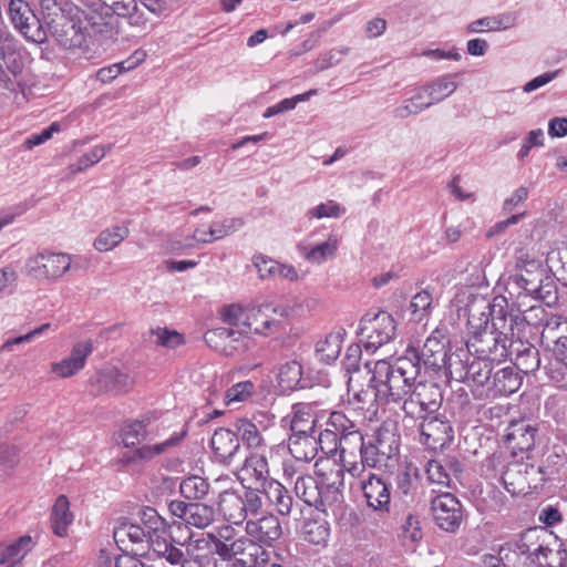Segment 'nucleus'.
Instances as JSON below:
<instances>
[{
  "mask_svg": "<svg viewBox=\"0 0 567 567\" xmlns=\"http://www.w3.org/2000/svg\"><path fill=\"white\" fill-rule=\"evenodd\" d=\"M369 374L367 389H359L358 377L350 375L348 380L349 403L355 409L375 411L378 404H399L404 398L406 380H412L414 370L406 361H395L392 364L388 360L367 362Z\"/></svg>",
  "mask_w": 567,
  "mask_h": 567,
  "instance_id": "f257e3e1",
  "label": "nucleus"
},
{
  "mask_svg": "<svg viewBox=\"0 0 567 567\" xmlns=\"http://www.w3.org/2000/svg\"><path fill=\"white\" fill-rule=\"evenodd\" d=\"M511 285L526 296L550 305L557 300V287L543 259L534 249L520 248L515 252V265L509 274Z\"/></svg>",
  "mask_w": 567,
  "mask_h": 567,
  "instance_id": "f03ea898",
  "label": "nucleus"
},
{
  "mask_svg": "<svg viewBox=\"0 0 567 567\" xmlns=\"http://www.w3.org/2000/svg\"><path fill=\"white\" fill-rule=\"evenodd\" d=\"M483 311L481 312V317L478 318V323L475 324V315L473 313V309L468 310V324L473 329H477L473 331V334L466 342V347L471 354H474L475 358L501 362L508 357L511 353V348L513 343H511V331H509V317L503 318V330H498L496 323L494 330H489L487 328L489 320V312L485 310H489V305L482 300Z\"/></svg>",
  "mask_w": 567,
  "mask_h": 567,
  "instance_id": "7ed1b4c3",
  "label": "nucleus"
},
{
  "mask_svg": "<svg viewBox=\"0 0 567 567\" xmlns=\"http://www.w3.org/2000/svg\"><path fill=\"white\" fill-rule=\"evenodd\" d=\"M396 361H406L415 374L412 380H406L408 386L402 399V410L405 415L413 420H420V417L436 413L443 400L440 386L434 382L423 381L419 368L409 359H398Z\"/></svg>",
  "mask_w": 567,
  "mask_h": 567,
  "instance_id": "20e7f679",
  "label": "nucleus"
},
{
  "mask_svg": "<svg viewBox=\"0 0 567 567\" xmlns=\"http://www.w3.org/2000/svg\"><path fill=\"white\" fill-rule=\"evenodd\" d=\"M381 453L370 437L365 440L362 433H353L342 442L340 461L352 477H360L365 467L388 466L390 460Z\"/></svg>",
  "mask_w": 567,
  "mask_h": 567,
  "instance_id": "39448f33",
  "label": "nucleus"
},
{
  "mask_svg": "<svg viewBox=\"0 0 567 567\" xmlns=\"http://www.w3.org/2000/svg\"><path fill=\"white\" fill-rule=\"evenodd\" d=\"M494 361L473 358L464 364L458 355L449 358V373L452 379L464 382L477 400H488Z\"/></svg>",
  "mask_w": 567,
  "mask_h": 567,
  "instance_id": "423d86ee",
  "label": "nucleus"
},
{
  "mask_svg": "<svg viewBox=\"0 0 567 567\" xmlns=\"http://www.w3.org/2000/svg\"><path fill=\"white\" fill-rule=\"evenodd\" d=\"M298 301H265L251 308V332L270 337L285 331V319L299 315Z\"/></svg>",
  "mask_w": 567,
  "mask_h": 567,
  "instance_id": "0eeeda50",
  "label": "nucleus"
},
{
  "mask_svg": "<svg viewBox=\"0 0 567 567\" xmlns=\"http://www.w3.org/2000/svg\"><path fill=\"white\" fill-rule=\"evenodd\" d=\"M8 17L13 28L23 38L35 44H43L48 40V31L33 9L25 0H9Z\"/></svg>",
  "mask_w": 567,
  "mask_h": 567,
  "instance_id": "6e6552de",
  "label": "nucleus"
},
{
  "mask_svg": "<svg viewBox=\"0 0 567 567\" xmlns=\"http://www.w3.org/2000/svg\"><path fill=\"white\" fill-rule=\"evenodd\" d=\"M501 480L512 495H526L530 489L542 486L546 478L540 466L529 462H513L506 466Z\"/></svg>",
  "mask_w": 567,
  "mask_h": 567,
  "instance_id": "1a4fd4ad",
  "label": "nucleus"
},
{
  "mask_svg": "<svg viewBox=\"0 0 567 567\" xmlns=\"http://www.w3.org/2000/svg\"><path fill=\"white\" fill-rule=\"evenodd\" d=\"M396 326L393 317L380 311L374 315H365L360 321V333L364 339L367 351L375 352L382 346L393 340Z\"/></svg>",
  "mask_w": 567,
  "mask_h": 567,
  "instance_id": "9d476101",
  "label": "nucleus"
},
{
  "mask_svg": "<svg viewBox=\"0 0 567 567\" xmlns=\"http://www.w3.org/2000/svg\"><path fill=\"white\" fill-rule=\"evenodd\" d=\"M72 257L65 252L42 251L25 262L28 275L38 280L56 281L70 270Z\"/></svg>",
  "mask_w": 567,
  "mask_h": 567,
  "instance_id": "9b49d317",
  "label": "nucleus"
},
{
  "mask_svg": "<svg viewBox=\"0 0 567 567\" xmlns=\"http://www.w3.org/2000/svg\"><path fill=\"white\" fill-rule=\"evenodd\" d=\"M520 328H525V320L518 316H509L511 353L514 357V364L524 373L536 371L540 365L538 350L528 342L522 341Z\"/></svg>",
  "mask_w": 567,
  "mask_h": 567,
  "instance_id": "f8f14e48",
  "label": "nucleus"
},
{
  "mask_svg": "<svg viewBox=\"0 0 567 567\" xmlns=\"http://www.w3.org/2000/svg\"><path fill=\"white\" fill-rule=\"evenodd\" d=\"M431 512L435 524L449 533L456 532L463 519V508L460 501L449 492L433 497Z\"/></svg>",
  "mask_w": 567,
  "mask_h": 567,
  "instance_id": "ddd939ff",
  "label": "nucleus"
},
{
  "mask_svg": "<svg viewBox=\"0 0 567 567\" xmlns=\"http://www.w3.org/2000/svg\"><path fill=\"white\" fill-rule=\"evenodd\" d=\"M536 529H529L513 543H507L499 549L504 567H534Z\"/></svg>",
  "mask_w": 567,
  "mask_h": 567,
  "instance_id": "4468645a",
  "label": "nucleus"
},
{
  "mask_svg": "<svg viewBox=\"0 0 567 567\" xmlns=\"http://www.w3.org/2000/svg\"><path fill=\"white\" fill-rule=\"evenodd\" d=\"M171 514L179 518L186 526L204 529L216 519V511L213 505L205 503H186L172 501L168 505Z\"/></svg>",
  "mask_w": 567,
  "mask_h": 567,
  "instance_id": "2eb2a0df",
  "label": "nucleus"
},
{
  "mask_svg": "<svg viewBox=\"0 0 567 567\" xmlns=\"http://www.w3.org/2000/svg\"><path fill=\"white\" fill-rule=\"evenodd\" d=\"M328 426L329 427L319 435L321 450L326 451V453L338 450L340 457L342 456L343 440L353 433H361L355 423L342 412H332L329 417Z\"/></svg>",
  "mask_w": 567,
  "mask_h": 567,
  "instance_id": "dca6fc26",
  "label": "nucleus"
},
{
  "mask_svg": "<svg viewBox=\"0 0 567 567\" xmlns=\"http://www.w3.org/2000/svg\"><path fill=\"white\" fill-rule=\"evenodd\" d=\"M134 385V379L116 367H107L96 371L90 378L91 391L95 394L128 392Z\"/></svg>",
  "mask_w": 567,
  "mask_h": 567,
  "instance_id": "f3484780",
  "label": "nucleus"
},
{
  "mask_svg": "<svg viewBox=\"0 0 567 567\" xmlns=\"http://www.w3.org/2000/svg\"><path fill=\"white\" fill-rule=\"evenodd\" d=\"M421 441L432 451L442 450L447 446L454 435L449 421L439 415L430 414L426 417H420Z\"/></svg>",
  "mask_w": 567,
  "mask_h": 567,
  "instance_id": "a211bd4d",
  "label": "nucleus"
},
{
  "mask_svg": "<svg viewBox=\"0 0 567 567\" xmlns=\"http://www.w3.org/2000/svg\"><path fill=\"white\" fill-rule=\"evenodd\" d=\"M400 359H409L419 368V373H421L422 368L435 371L449 367L446 348L444 344L433 341V339H426L420 351L415 348H409L405 355Z\"/></svg>",
  "mask_w": 567,
  "mask_h": 567,
  "instance_id": "6ab92c4d",
  "label": "nucleus"
},
{
  "mask_svg": "<svg viewBox=\"0 0 567 567\" xmlns=\"http://www.w3.org/2000/svg\"><path fill=\"white\" fill-rule=\"evenodd\" d=\"M220 557L225 560L235 558L243 567H258L267 563L268 553L249 536L241 535Z\"/></svg>",
  "mask_w": 567,
  "mask_h": 567,
  "instance_id": "aec40b11",
  "label": "nucleus"
},
{
  "mask_svg": "<svg viewBox=\"0 0 567 567\" xmlns=\"http://www.w3.org/2000/svg\"><path fill=\"white\" fill-rule=\"evenodd\" d=\"M206 343L214 350L233 355L247 349V338L234 328L218 327L205 333Z\"/></svg>",
  "mask_w": 567,
  "mask_h": 567,
  "instance_id": "412c9836",
  "label": "nucleus"
},
{
  "mask_svg": "<svg viewBox=\"0 0 567 567\" xmlns=\"http://www.w3.org/2000/svg\"><path fill=\"white\" fill-rule=\"evenodd\" d=\"M91 341H81L72 347L70 354L59 362L50 365V371L58 378L65 379L76 374L86 363L87 357L92 353Z\"/></svg>",
  "mask_w": 567,
  "mask_h": 567,
  "instance_id": "4be33fe9",
  "label": "nucleus"
},
{
  "mask_svg": "<svg viewBox=\"0 0 567 567\" xmlns=\"http://www.w3.org/2000/svg\"><path fill=\"white\" fill-rule=\"evenodd\" d=\"M245 529L247 536L260 546H271L282 535L280 522L272 514L248 520Z\"/></svg>",
  "mask_w": 567,
  "mask_h": 567,
  "instance_id": "5701e85b",
  "label": "nucleus"
},
{
  "mask_svg": "<svg viewBox=\"0 0 567 567\" xmlns=\"http://www.w3.org/2000/svg\"><path fill=\"white\" fill-rule=\"evenodd\" d=\"M182 549V559L179 567H208L213 560L214 551L209 547V542L202 537L192 539L187 537L183 543H178Z\"/></svg>",
  "mask_w": 567,
  "mask_h": 567,
  "instance_id": "b1692460",
  "label": "nucleus"
},
{
  "mask_svg": "<svg viewBox=\"0 0 567 567\" xmlns=\"http://www.w3.org/2000/svg\"><path fill=\"white\" fill-rule=\"evenodd\" d=\"M238 477L241 483L248 482L250 485L260 487L265 486L266 482H270L266 453L250 452L244 461Z\"/></svg>",
  "mask_w": 567,
  "mask_h": 567,
  "instance_id": "393cba45",
  "label": "nucleus"
},
{
  "mask_svg": "<svg viewBox=\"0 0 567 567\" xmlns=\"http://www.w3.org/2000/svg\"><path fill=\"white\" fill-rule=\"evenodd\" d=\"M115 542L125 550L138 553L150 548L148 533L145 528L132 522H123L114 529Z\"/></svg>",
  "mask_w": 567,
  "mask_h": 567,
  "instance_id": "a878e982",
  "label": "nucleus"
},
{
  "mask_svg": "<svg viewBox=\"0 0 567 567\" xmlns=\"http://www.w3.org/2000/svg\"><path fill=\"white\" fill-rule=\"evenodd\" d=\"M361 488L369 507L380 512L389 511L390 487L380 476L370 473L367 478L362 480Z\"/></svg>",
  "mask_w": 567,
  "mask_h": 567,
  "instance_id": "bb28decb",
  "label": "nucleus"
},
{
  "mask_svg": "<svg viewBox=\"0 0 567 567\" xmlns=\"http://www.w3.org/2000/svg\"><path fill=\"white\" fill-rule=\"evenodd\" d=\"M339 238L330 234L326 240L318 244L301 243L298 245L300 256L309 264L320 266L332 260L338 252Z\"/></svg>",
  "mask_w": 567,
  "mask_h": 567,
  "instance_id": "cd10ccee",
  "label": "nucleus"
},
{
  "mask_svg": "<svg viewBox=\"0 0 567 567\" xmlns=\"http://www.w3.org/2000/svg\"><path fill=\"white\" fill-rule=\"evenodd\" d=\"M210 447L217 462L229 464L240 449L239 437L229 429H217L210 439Z\"/></svg>",
  "mask_w": 567,
  "mask_h": 567,
  "instance_id": "c85d7f7f",
  "label": "nucleus"
},
{
  "mask_svg": "<svg viewBox=\"0 0 567 567\" xmlns=\"http://www.w3.org/2000/svg\"><path fill=\"white\" fill-rule=\"evenodd\" d=\"M462 472V465L455 457H449L444 461L432 460L427 463L426 474L432 483L450 487L454 480H458Z\"/></svg>",
  "mask_w": 567,
  "mask_h": 567,
  "instance_id": "c756f323",
  "label": "nucleus"
},
{
  "mask_svg": "<svg viewBox=\"0 0 567 567\" xmlns=\"http://www.w3.org/2000/svg\"><path fill=\"white\" fill-rule=\"evenodd\" d=\"M186 434V430H183L181 432L173 433L167 440L161 443L143 445L133 451L132 455L125 458V463L134 461H151L158 455L169 453L182 443Z\"/></svg>",
  "mask_w": 567,
  "mask_h": 567,
  "instance_id": "7c9ffc66",
  "label": "nucleus"
},
{
  "mask_svg": "<svg viewBox=\"0 0 567 567\" xmlns=\"http://www.w3.org/2000/svg\"><path fill=\"white\" fill-rule=\"evenodd\" d=\"M312 433H292L290 435L288 449L297 462L312 461L318 453V446L321 447L319 436L317 437Z\"/></svg>",
  "mask_w": 567,
  "mask_h": 567,
  "instance_id": "2f4dec72",
  "label": "nucleus"
},
{
  "mask_svg": "<svg viewBox=\"0 0 567 567\" xmlns=\"http://www.w3.org/2000/svg\"><path fill=\"white\" fill-rule=\"evenodd\" d=\"M370 439L390 461L399 454L400 434L394 422H383Z\"/></svg>",
  "mask_w": 567,
  "mask_h": 567,
  "instance_id": "473e14b6",
  "label": "nucleus"
},
{
  "mask_svg": "<svg viewBox=\"0 0 567 567\" xmlns=\"http://www.w3.org/2000/svg\"><path fill=\"white\" fill-rule=\"evenodd\" d=\"M150 549L157 558L164 559L171 566H178L182 559V548L177 547L179 540H175L167 532L157 536L153 535Z\"/></svg>",
  "mask_w": 567,
  "mask_h": 567,
  "instance_id": "72a5a7b5",
  "label": "nucleus"
},
{
  "mask_svg": "<svg viewBox=\"0 0 567 567\" xmlns=\"http://www.w3.org/2000/svg\"><path fill=\"white\" fill-rule=\"evenodd\" d=\"M315 466L320 486H344V462L338 463L336 458L326 457L318 460Z\"/></svg>",
  "mask_w": 567,
  "mask_h": 567,
  "instance_id": "f704fd0d",
  "label": "nucleus"
},
{
  "mask_svg": "<svg viewBox=\"0 0 567 567\" xmlns=\"http://www.w3.org/2000/svg\"><path fill=\"white\" fill-rule=\"evenodd\" d=\"M516 21L517 14L507 11L472 21L467 24L466 30L468 33L505 31L513 28Z\"/></svg>",
  "mask_w": 567,
  "mask_h": 567,
  "instance_id": "c9c22d12",
  "label": "nucleus"
},
{
  "mask_svg": "<svg viewBox=\"0 0 567 567\" xmlns=\"http://www.w3.org/2000/svg\"><path fill=\"white\" fill-rule=\"evenodd\" d=\"M535 555L534 566L538 567H565L567 561V551L561 548V544L554 542V547L546 544L544 540L539 542L536 536V545H534Z\"/></svg>",
  "mask_w": 567,
  "mask_h": 567,
  "instance_id": "e433bc0d",
  "label": "nucleus"
},
{
  "mask_svg": "<svg viewBox=\"0 0 567 567\" xmlns=\"http://www.w3.org/2000/svg\"><path fill=\"white\" fill-rule=\"evenodd\" d=\"M522 384L520 377L513 368H503L495 372L488 385V400L516 392Z\"/></svg>",
  "mask_w": 567,
  "mask_h": 567,
  "instance_id": "4c0bfd02",
  "label": "nucleus"
},
{
  "mask_svg": "<svg viewBox=\"0 0 567 567\" xmlns=\"http://www.w3.org/2000/svg\"><path fill=\"white\" fill-rule=\"evenodd\" d=\"M261 493L280 515L288 516L291 513L293 498L280 482L277 480L266 482Z\"/></svg>",
  "mask_w": 567,
  "mask_h": 567,
  "instance_id": "58836bf2",
  "label": "nucleus"
},
{
  "mask_svg": "<svg viewBox=\"0 0 567 567\" xmlns=\"http://www.w3.org/2000/svg\"><path fill=\"white\" fill-rule=\"evenodd\" d=\"M421 89L425 93L426 101L431 107L433 104L440 103L452 95L457 89V82L454 74H446L435 78L421 86Z\"/></svg>",
  "mask_w": 567,
  "mask_h": 567,
  "instance_id": "ea45409f",
  "label": "nucleus"
},
{
  "mask_svg": "<svg viewBox=\"0 0 567 567\" xmlns=\"http://www.w3.org/2000/svg\"><path fill=\"white\" fill-rule=\"evenodd\" d=\"M218 507L225 519L239 525L246 519L243 496L235 491L225 489L219 494Z\"/></svg>",
  "mask_w": 567,
  "mask_h": 567,
  "instance_id": "a19ab883",
  "label": "nucleus"
},
{
  "mask_svg": "<svg viewBox=\"0 0 567 567\" xmlns=\"http://www.w3.org/2000/svg\"><path fill=\"white\" fill-rule=\"evenodd\" d=\"M220 316L223 321L226 324H228L227 328H234V330H237L238 332H240V334L245 336L246 338L251 332V308L244 309L239 305H229L225 306L221 309Z\"/></svg>",
  "mask_w": 567,
  "mask_h": 567,
  "instance_id": "79ce46f5",
  "label": "nucleus"
},
{
  "mask_svg": "<svg viewBox=\"0 0 567 567\" xmlns=\"http://www.w3.org/2000/svg\"><path fill=\"white\" fill-rule=\"evenodd\" d=\"M74 516L70 511V502L65 495H60L51 509L50 522L54 535L66 537Z\"/></svg>",
  "mask_w": 567,
  "mask_h": 567,
  "instance_id": "37998d69",
  "label": "nucleus"
},
{
  "mask_svg": "<svg viewBox=\"0 0 567 567\" xmlns=\"http://www.w3.org/2000/svg\"><path fill=\"white\" fill-rule=\"evenodd\" d=\"M536 430L525 421L512 422L506 434V441L514 450L529 451L535 444Z\"/></svg>",
  "mask_w": 567,
  "mask_h": 567,
  "instance_id": "c03bdc74",
  "label": "nucleus"
},
{
  "mask_svg": "<svg viewBox=\"0 0 567 567\" xmlns=\"http://www.w3.org/2000/svg\"><path fill=\"white\" fill-rule=\"evenodd\" d=\"M342 488V486H320V502H318L316 508L326 513L331 512L334 517H342L346 512V503Z\"/></svg>",
  "mask_w": 567,
  "mask_h": 567,
  "instance_id": "a18cd8bd",
  "label": "nucleus"
},
{
  "mask_svg": "<svg viewBox=\"0 0 567 567\" xmlns=\"http://www.w3.org/2000/svg\"><path fill=\"white\" fill-rule=\"evenodd\" d=\"M130 235L128 223L114 225L102 230L94 239L93 246L100 252L111 251Z\"/></svg>",
  "mask_w": 567,
  "mask_h": 567,
  "instance_id": "49530a36",
  "label": "nucleus"
},
{
  "mask_svg": "<svg viewBox=\"0 0 567 567\" xmlns=\"http://www.w3.org/2000/svg\"><path fill=\"white\" fill-rule=\"evenodd\" d=\"M542 339L547 344L553 343V351L566 364L567 357V323H547L543 330Z\"/></svg>",
  "mask_w": 567,
  "mask_h": 567,
  "instance_id": "de8ad7c7",
  "label": "nucleus"
},
{
  "mask_svg": "<svg viewBox=\"0 0 567 567\" xmlns=\"http://www.w3.org/2000/svg\"><path fill=\"white\" fill-rule=\"evenodd\" d=\"M235 427L248 450L265 453L267 444L255 423L247 419H240L236 422Z\"/></svg>",
  "mask_w": 567,
  "mask_h": 567,
  "instance_id": "09e8293b",
  "label": "nucleus"
},
{
  "mask_svg": "<svg viewBox=\"0 0 567 567\" xmlns=\"http://www.w3.org/2000/svg\"><path fill=\"white\" fill-rule=\"evenodd\" d=\"M429 107L430 105L426 101L425 93L419 87L412 96L404 99L393 109L392 116L395 120L402 121L410 116H415Z\"/></svg>",
  "mask_w": 567,
  "mask_h": 567,
  "instance_id": "8fccbe9b",
  "label": "nucleus"
},
{
  "mask_svg": "<svg viewBox=\"0 0 567 567\" xmlns=\"http://www.w3.org/2000/svg\"><path fill=\"white\" fill-rule=\"evenodd\" d=\"M301 535L309 544L324 547L330 537V525L323 518H308L302 526Z\"/></svg>",
  "mask_w": 567,
  "mask_h": 567,
  "instance_id": "3c124183",
  "label": "nucleus"
},
{
  "mask_svg": "<svg viewBox=\"0 0 567 567\" xmlns=\"http://www.w3.org/2000/svg\"><path fill=\"white\" fill-rule=\"evenodd\" d=\"M244 225L245 220L241 217L225 218L224 220L212 223L207 234L205 236H196V238L203 243H213L234 234Z\"/></svg>",
  "mask_w": 567,
  "mask_h": 567,
  "instance_id": "603ef678",
  "label": "nucleus"
},
{
  "mask_svg": "<svg viewBox=\"0 0 567 567\" xmlns=\"http://www.w3.org/2000/svg\"><path fill=\"white\" fill-rule=\"evenodd\" d=\"M40 11L42 14L43 25L45 29H52L53 35L56 37L58 41L63 47H69L71 43L68 39H64L62 34L59 33L55 23L59 19H63V10L61 6L56 2V0H40Z\"/></svg>",
  "mask_w": 567,
  "mask_h": 567,
  "instance_id": "864d4df0",
  "label": "nucleus"
},
{
  "mask_svg": "<svg viewBox=\"0 0 567 567\" xmlns=\"http://www.w3.org/2000/svg\"><path fill=\"white\" fill-rule=\"evenodd\" d=\"M342 338L340 333H329L316 344V355L323 363H331L341 352Z\"/></svg>",
  "mask_w": 567,
  "mask_h": 567,
  "instance_id": "5fc2aeb1",
  "label": "nucleus"
},
{
  "mask_svg": "<svg viewBox=\"0 0 567 567\" xmlns=\"http://www.w3.org/2000/svg\"><path fill=\"white\" fill-rule=\"evenodd\" d=\"M320 484L313 477L309 475H299L295 483V493L306 504L310 506L318 505L320 502Z\"/></svg>",
  "mask_w": 567,
  "mask_h": 567,
  "instance_id": "6e6d98bb",
  "label": "nucleus"
},
{
  "mask_svg": "<svg viewBox=\"0 0 567 567\" xmlns=\"http://www.w3.org/2000/svg\"><path fill=\"white\" fill-rule=\"evenodd\" d=\"M256 393V384L250 381H240L225 390V399L227 406L247 402Z\"/></svg>",
  "mask_w": 567,
  "mask_h": 567,
  "instance_id": "4d7b16f0",
  "label": "nucleus"
},
{
  "mask_svg": "<svg viewBox=\"0 0 567 567\" xmlns=\"http://www.w3.org/2000/svg\"><path fill=\"white\" fill-rule=\"evenodd\" d=\"M179 492L187 499H202L208 494L209 484L202 476L190 475L181 482Z\"/></svg>",
  "mask_w": 567,
  "mask_h": 567,
  "instance_id": "13d9d810",
  "label": "nucleus"
},
{
  "mask_svg": "<svg viewBox=\"0 0 567 567\" xmlns=\"http://www.w3.org/2000/svg\"><path fill=\"white\" fill-rule=\"evenodd\" d=\"M208 542L214 545L215 553L220 557L229 548V544H235L239 536L234 527L229 525L220 526L216 533L207 534Z\"/></svg>",
  "mask_w": 567,
  "mask_h": 567,
  "instance_id": "bf43d9fd",
  "label": "nucleus"
},
{
  "mask_svg": "<svg viewBox=\"0 0 567 567\" xmlns=\"http://www.w3.org/2000/svg\"><path fill=\"white\" fill-rule=\"evenodd\" d=\"M417 478V467L412 464L405 465L395 475L396 492L404 496L412 495L416 488Z\"/></svg>",
  "mask_w": 567,
  "mask_h": 567,
  "instance_id": "052dcab7",
  "label": "nucleus"
},
{
  "mask_svg": "<svg viewBox=\"0 0 567 567\" xmlns=\"http://www.w3.org/2000/svg\"><path fill=\"white\" fill-rule=\"evenodd\" d=\"M153 344L175 349L184 343V337L175 330L157 327L150 331Z\"/></svg>",
  "mask_w": 567,
  "mask_h": 567,
  "instance_id": "680f3d73",
  "label": "nucleus"
},
{
  "mask_svg": "<svg viewBox=\"0 0 567 567\" xmlns=\"http://www.w3.org/2000/svg\"><path fill=\"white\" fill-rule=\"evenodd\" d=\"M110 150L111 146L105 147L103 145L92 147L89 152L80 156L75 163L69 166L71 174H78L99 163Z\"/></svg>",
  "mask_w": 567,
  "mask_h": 567,
  "instance_id": "e2e57ef3",
  "label": "nucleus"
},
{
  "mask_svg": "<svg viewBox=\"0 0 567 567\" xmlns=\"http://www.w3.org/2000/svg\"><path fill=\"white\" fill-rule=\"evenodd\" d=\"M318 91L316 89H311L305 93L298 94L293 97H287L281 100L279 103L271 105L266 109L262 116L265 118L272 117L277 114L293 110L299 102L308 101L311 96L316 95Z\"/></svg>",
  "mask_w": 567,
  "mask_h": 567,
  "instance_id": "0e129e2a",
  "label": "nucleus"
},
{
  "mask_svg": "<svg viewBox=\"0 0 567 567\" xmlns=\"http://www.w3.org/2000/svg\"><path fill=\"white\" fill-rule=\"evenodd\" d=\"M433 308V297L427 290H422L412 297L410 310L412 318L421 321L426 318Z\"/></svg>",
  "mask_w": 567,
  "mask_h": 567,
  "instance_id": "69168bd1",
  "label": "nucleus"
},
{
  "mask_svg": "<svg viewBox=\"0 0 567 567\" xmlns=\"http://www.w3.org/2000/svg\"><path fill=\"white\" fill-rule=\"evenodd\" d=\"M31 543L30 536H22L11 544H0V565L11 558L24 556L31 549Z\"/></svg>",
  "mask_w": 567,
  "mask_h": 567,
  "instance_id": "338daca9",
  "label": "nucleus"
},
{
  "mask_svg": "<svg viewBox=\"0 0 567 567\" xmlns=\"http://www.w3.org/2000/svg\"><path fill=\"white\" fill-rule=\"evenodd\" d=\"M301 375V365L297 361H290L281 365L278 379L284 389L292 390L300 382Z\"/></svg>",
  "mask_w": 567,
  "mask_h": 567,
  "instance_id": "774afa93",
  "label": "nucleus"
}]
</instances>
